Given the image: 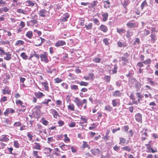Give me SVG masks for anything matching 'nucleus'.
<instances>
[{"mask_svg": "<svg viewBox=\"0 0 158 158\" xmlns=\"http://www.w3.org/2000/svg\"><path fill=\"white\" fill-rule=\"evenodd\" d=\"M122 149L123 150H125L128 152H130L131 150V148L128 146L123 147L122 148Z\"/></svg>", "mask_w": 158, "mask_h": 158, "instance_id": "30", "label": "nucleus"}, {"mask_svg": "<svg viewBox=\"0 0 158 158\" xmlns=\"http://www.w3.org/2000/svg\"><path fill=\"white\" fill-rule=\"evenodd\" d=\"M20 56L24 60H26L27 58V56L24 52H23L20 54Z\"/></svg>", "mask_w": 158, "mask_h": 158, "instance_id": "23", "label": "nucleus"}, {"mask_svg": "<svg viewBox=\"0 0 158 158\" xmlns=\"http://www.w3.org/2000/svg\"><path fill=\"white\" fill-rule=\"evenodd\" d=\"M35 95L37 98H40L44 96V95L42 93L40 92H35Z\"/></svg>", "mask_w": 158, "mask_h": 158, "instance_id": "9", "label": "nucleus"}, {"mask_svg": "<svg viewBox=\"0 0 158 158\" xmlns=\"http://www.w3.org/2000/svg\"><path fill=\"white\" fill-rule=\"evenodd\" d=\"M136 94L137 96V98H141L142 97V96L141 94V93L139 92H137L136 93Z\"/></svg>", "mask_w": 158, "mask_h": 158, "instance_id": "61", "label": "nucleus"}, {"mask_svg": "<svg viewBox=\"0 0 158 158\" xmlns=\"http://www.w3.org/2000/svg\"><path fill=\"white\" fill-rule=\"evenodd\" d=\"M83 104H85V105L84 107V109H85L86 108L87 101L86 99H84L82 100Z\"/></svg>", "mask_w": 158, "mask_h": 158, "instance_id": "59", "label": "nucleus"}, {"mask_svg": "<svg viewBox=\"0 0 158 158\" xmlns=\"http://www.w3.org/2000/svg\"><path fill=\"white\" fill-rule=\"evenodd\" d=\"M140 43V41L139 39L138 38H136L133 43L132 45H136L137 44H139Z\"/></svg>", "mask_w": 158, "mask_h": 158, "instance_id": "17", "label": "nucleus"}, {"mask_svg": "<svg viewBox=\"0 0 158 158\" xmlns=\"http://www.w3.org/2000/svg\"><path fill=\"white\" fill-rule=\"evenodd\" d=\"M40 57L41 58V60L44 61L46 63H47L48 62V54L47 52H45L44 54H41L40 55Z\"/></svg>", "mask_w": 158, "mask_h": 158, "instance_id": "2", "label": "nucleus"}, {"mask_svg": "<svg viewBox=\"0 0 158 158\" xmlns=\"http://www.w3.org/2000/svg\"><path fill=\"white\" fill-rule=\"evenodd\" d=\"M24 42L23 41L21 40H17L15 43V45H23V44Z\"/></svg>", "mask_w": 158, "mask_h": 158, "instance_id": "28", "label": "nucleus"}, {"mask_svg": "<svg viewBox=\"0 0 158 158\" xmlns=\"http://www.w3.org/2000/svg\"><path fill=\"white\" fill-rule=\"evenodd\" d=\"M147 6V3L146 0H144L142 3L141 5V8L142 10H143L145 6Z\"/></svg>", "mask_w": 158, "mask_h": 158, "instance_id": "20", "label": "nucleus"}, {"mask_svg": "<svg viewBox=\"0 0 158 158\" xmlns=\"http://www.w3.org/2000/svg\"><path fill=\"white\" fill-rule=\"evenodd\" d=\"M14 145L15 148H19V145L18 142L16 141H15L14 142Z\"/></svg>", "mask_w": 158, "mask_h": 158, "instance_id": "43", "label": "nucleus"}, {"mask_svg": "<svg viewBox=\"0 0 158 158\" xmlns=\"http://www.w3.org/2000/svg\"><path fill=\"white\" fill-rule=\"evenodd\" d=\"M122 81L121 80H118L116 82V84L117 86H120L121 85Z\"/></svg>", "mask_w": 158, "mask_h": 158, "instance_id": "56", "label": "nucleus"}, {"mask_svg": "<svg viewBox=\"0 0 158 158\" xmlns=\"http://www.w3.org/2000/svg\"><path fill=\"white\" fill-rule=\"evenodd\" d=\"M141 86L140 83L139 82H137L135 84V86L136 88H139V86Z\"/></svg>", "mask_w": 158, "mask_h": 158, "instance_id": "64", "label": "nucleus"}, {"mask_svg": "<svg viewBox=\"0 0 158 158\" xmlns=\"http://www.w3.org/2000/svg\"><path fill=\"white\" fill-rule=\"evenodd\" d=\"M102 16L103 18L102 19L103 21L104 22L106 21L108 18V14L107 13H106L102 14Z\"/></svg>", "mask_w": 158, "mask_h": 158, "instance_id": "15", "label": "nucleus"}, {"mask_svg": "<svg viewBox=\"0 0 158 158\" xmlns=\"http://www.w3.org/2000/svg\"><path fill=\"white\" fill-rule=\"evenodd\" d=\"M93 21L94 23L96 24V25H99V20L96 18H94L93 19Z\"/></svg>", "mask_w": 158, "mask_h": 158, "instance_id": "32", "label": "nucleus"}, {"mask_svg": "<svg viewBox=\"0 0 158 158\" xmlns=\"http://www.w3.org/2000/svg\"><path fill=\"white\" fill-rule=\"evenodd\" d=\"M101 59L98 58H96L93 60V61L96 63H99L100 62Z\"/></svg>", "mask_w": 158, "mask_h": 158, "instance_id": "50", "label": "nucleus"}, {"mask_svg": "<svg viewBox=\"0 0 158 158\" xmlns=\"http://www.w3.org/2000/svg\"><path fill=\"white\" fill-rule=\"evenodd\" d=\"M51 100L50 99H48L46 101L43 102H42V103H43L44 104H45L47 106H48V102H51Z\"/></svg>", "mask_w": 158, "mask_h": 158, "instance_id": "52", "label": "nucleus"}, {"mask_svg": "<svg viewBox=\"0 0 158 158\" xmlns=\"http://www.w3.org/2000/svg\"><path fill=\"white\" fill-rule=\"evenodd\" d=\"M3 11L7 12L9 10V9L6 6H4L2 8Z\"/></svg>", "mask_w": 158, "mask_h": 158, "instance_id": "62", "label": "nucleus"}, {"mask_svg": "<svg viewBox=\"0 0 158 158\" xmlns=\"http://www.w3.org/2000/svg\"><path fill=\"white\" fill-rule=\"evenodd\" d=\"M21 123L19 122H15L14 124V126L15 127L20 126L21 125Z\"/></svg>", "mask_w": 158, "mask_h": 158, "instance_id": "45", "label": "nucleus"}, {"mask_svg": "<svg viewBox=\"0 0 158 158\" xmlns=\"http://www.w3.org/2000/svg\"><path fill=\"white\" fill-rule=\"evenodd\" d=\"M66 44V42L63 40H59L55 44V46L56 47H59L65 45Z\"/></svg>", "mask_w": 158, "mask_h": 158, "instance_id": "6", "label": "nucleus"}, {"mask_svg": "<svg viewBox=\"0 0 158 158\" xmlns=\"http://www.w3.org/2000/svg\"><path fill=\"white\" fill-rule=\"evenodd\" d=\"M71 89L73 90H76L78 89V86L77 85H73L71 86Z\"/></svg>", "mask_w": 158, "mask_h": 158, "instance_id": "46", "label": "nucleus"}, {"mask_svg": "<svg viewBox=\"0 0 158 158\" xmlns=\"http://www.w3.org/2000/svg\"><path fill=\"white\" fill-rule=\"evenodd\" d=\"M82 146L84 148L88 147L89 146V145L87 144V143L85 141L83 142V144H82Z\"/></svg>", "mask_w": 158, "mask_h": 158, "instance_id": "44", "label": "nucleus"}, {"mask_svg": "<svg viewBox=\"0 0 158 158\" xmlns=\"http://www.w3.org/2000/svg\"><path fill=\"white\" fill-rule=\"evenodd\" d=\"M90 152H91L92 154L94 156L100 155L101 152V151L99 148L92 149L90 150Z\"/></svg>", "mask_w": 158, "mask_h": 158, "instance_id": "3", "label": "nucleus"}, {"mask_svg": "<svg viewBox=\"0 0 158 158\" xmlns=\"http://www.w3.org/2000/svg\"><path fill=\"white\" fill-rule=\"evenodd\" d=\"M64 136L65 138L64 140V142L69 141H70V139L68 137H67V134H64Z\"/></svg>", "mask_w": 158, "mask_h": 158, "instance_id": "48", "label": "nucleus"}, {"mask_svg": "<svg viewBox=\"0 0 158 158\" xmlns=\"http://www.w3.org/2000/svg\"><path fill=\"white\" fill-rule=\"evenodd\" d=\"M132 35V33L130 31H127V37L128 38H130Z\"/></svg>", "mask_w": 158, "mask_h": 158, "instance_id": "39", "label": "nucleus"}, {"mask_svg": "<svg viewBox=\"0 0 158 158\" xmlns=\"http://www.w3.org/2000/svg\"><path fill=\"white\" fill-rule=\"evenodd\" d=\"M121 60L122 61H124L125 62L128 63V60L127 59V58L126 57L123 56L121 58Z\"/></svg>", "mask_w": 158, "mask_h": 158, "instance_id": "54", "label": "nucleus"}, {"mask_svg": "<svg viewBox=\"0 0 158 158\" xmlns=\"http://www.w3.org/2000/svg\"><path fill=\"white\" fill-rule=\"evenodd\" d=\"M43 84L45 90H48L49 89L47 85L48 83L47 82H43Z\"/></svg>", "mask_w": 158, "mask_h": 158, "instance_id": "27", "label": "nucleus"}, {"mask_svg": "<svg viewBox=\"0 0 158 158\" xmlns=\"http://www.w3.org/2000/svg\"><path fill=\"white\" fill-rule=\"evenodd\" d=\"M145 145L148 146L147 147V150L146 151V152H150L152 148L151 147V145L149 144H146Z\"/></svg>", "mask_w": 158, "mask_h": 158, "instance_id": "31", "label": "nucleus"}, {"mask_svg": "<svg viewBox=\"0 0 158 158\" xmlns=\"http://www.w3.org/2000/svg\"><path fill=\"white\" fill-rule=\"evenodd\" d=\"M32 32L31 31H29L26 34V36H27L29 38H31L32 36Z\"/></svg>", "mask_w": 158, "mask_h": 158, "instance_id": "26", "label": "nucleus"}, {"mask_svg": "<svg viewBox=\"0 0 158 158\" xmlns=\"http://www.w3.org/2000/svg\"><path fill=\"white\" fill-rule=\"evenodd\" d=\"M105 79L107 82H109L110 81V76H106L104 77Z\"/></svg>", "mask_w": 158, "mask_h": 158, "instance_id": "41", "label": "nucleus"}, {"mask_svg": "<svg viewBox=\"0 0 158 158\" xmlns=\"http://www.w3.org/2000/svg\"><path fill=\"white\" fill-rule=\"evenodd\" d=\"M135 118L136 121L142 123V115L139 113L135 114Z\"/></svg>", "mask_w": 158, "mask_h": 158, "instance_id": "5", "label": "nucleus"}, {"mask_svg": "<svg viewBox=\"0 0 158 158\" xmlns=\"http://www.w3.org/2000/svg\"><path fill=\"white\" fill-rule=\"evenodd\" d=\"M5 55L6 56V57H4V59L7 60H9L11 59V54L9 52H6Z\"/></svg>", "mask_w": 158, "mask_h": 158, "instance_id": "11", "label": "nucleus"}, {"mask_svg": "<svg viewBox=\"0 0 158 158\" xmlns=\"http://www.w3.org/2000/svg\"><path fill=\"white\" fill-rule=\"evenodd\" d=\"M54 81H55L56 83H59L62 81V80L59 78H57L54 79Z\"/></svg>", "mask_w": 158, "mask_h": 158, "instance_id": "53", "label": "nucleus"}, {"mask_svg": "<svg viewBox=\"0 0 158 158\" xmlns=\"http://www.w3.org/2000/svg\"><path fill=\"white\" fill-rule=\"evenodd\" d=\"M30 23H32V25L37 24L38 21L36 19L33 18L32 20H30Z\"/></svg>", "mask_w": 158, "mask_h": 158, "instance_id": "21", "label": "nucleus"}, {"mask_svg": "<svg viewBox=\"0 0 158 158\" xmlns=\"http://www.w3.org/2000/svg\"><path fill=\"white\" fill-rule=\"evenodd\" d=\"M156 36V35L155 34L152 33L150 35L151 38V40L153 41H155L156 40V39H155Z\"/></svg>", "mask_w": 158, "mask_h": 158, "instance_id": "36", "label": "nucleus"}, {"mask_svg": "<svg viewBox=\"0 0 158 158\" xmlns=\"http://www.w3.org/2000/svg\"><path fill=\"white\" fill-rule=\"evenodd\" d=\"M74 102L78 107H82L83 105V101H81L77 97L75 98L74 99Z\"/></svg>", "mask_w": 158, "mask_h": 158, "instance_id": "4", "label": "nucleus"}, {"mask_svg": "<svg viewBox=\"0 0 158 158\" xmlns=\"http://www.w3.org/2000/svg\"><path fill=\"white\" fill-rule=\"evenodd\" d=\"M26 2L28 4V5L29 6H33L35 5L33 2L29 0L26 1Z\"/></svg>", "mask_w": 158, "mask_h": 158, "instance_id": "34", "label": "nucleus"}, {"mask_svg": "<svg viewBox=\"0 0 158 158\" xmlns=\"http://www.w3.org/2000/svg\"><path fill=\"white\" fill-rule=\"evenodd\" d=\"M105 109V110L109 112H110L112 110V107L109 105L106 106Z\"/></svg>", "mask_w": 158, "mask_h": 158, "instance_id": "24", "label": "nucleus"}, {"mask_svg": "<svg viewBox=\"0 0 158 158\" xmlns=\"http://www.w3.org/2000/svg\"><path fill=\"white\" fill-rule=\"evenodd\" d=\"M117 32L119 33V34H121V33H123L124 31H125V30L123 28L121 29H118L117 28Z\"/></svg>", "mask_w": 158, "mask_h": 158, "instance_id": "35", "label": "nucleus"}, {"mask_svg": "<svg viewBox=\"0 0 158 158\" xmlns=\"http://www.w3.org/2000/svg\"><path fill=\"white\" fill-rule=\"evenodd\" d=\"M151 60L150 59H148L144 61L143 63L146 64H148L151 63Z\"/></svg>", "mask_w": 158, "mask_h": 158, "instance_id": "60", "label": "nucleus"}, {"mask_svg": "<svg viewBox=\"0 0 158 158\" xmlns=\"http://www.w3.org/2000/svg\"><path fill=\"white\" fill-rule=\"evenodd\" d=\"M128 4L126 2H124L122 4V5L124 8L127 9V6L128 5Z\"/></svg>", "mask_w": 158, "mask_h": 158, "instance_id": "57", "label": "nucleus"}, {"mask_svg": "<svg viewBox=\"0 0 158 158\" xmlns=\"http://www.w3.org/2000/svg\"><path fill=\"white\" fill-rule=\"evenodd\" d=\"M85 26L87 30L91 29L92 27V23H90L88 25H85Z\"/></svg>", "mask_w": 158, "mask_h": 158, "instance_id": "22", "label": "nucleus"}, {"mask_svg": "<svg viewBox=\"0 0 158 158\" xmlns=\"http://www.w3.org/2000/svg\"><path fill=\"white\" fill-rule=\"evenodd\" d=\"M76 123L74 122H71L69 124V126L70 127H74L75 126Z\"/></svg>", "mask_w": 158, "mask_h": 158, "instance_id": "49", "label": "nucleus"}, {"mask_svg": "<svg viewBox=\"0 0 158 158\" xmlns=\"http://www.w3.org/2000/svg\"><path fill=\"white\" fill-rule=\"evenodd\" d=\"M98 3V2L97 1H94L93 2V3H92L91 4V5L92 7H94V6H95L97 5V3Z\"/></svg>", "mask_w": 158, "mask_h": 158, "instance_id": "58", "label": "nucleus"}, {"mask_svg": "<svg viewBox=\"0 0 158 158\" xmlns=\"http://www.w3.org/2000/svg\"><path fill=\"white\" fill-rule=\"evenodd\" d=\"M8 110V113H13L15 112L14 110L12 108H7V109Z\"/></svg>", "mask_w": 158, "mask_h": 158, "instance_id": "47", "label": "nucleus"}, {"mask_svg": "<svg viewBox=\"0 0 158 158\" xmlns=\"http://www.w3.org/2000/svg\"><path fill=\"white\" fill-rule=\"evenodd\" d=\"M117 45L119 47H125L127 45V44L125 42H121L120 41H118L117 42Z\"/></svg>", "mask_w": 158, "mask_h": 158, "instance_id": "8", "label": "nucleus"}, {"mask_svg": "<svg viewBox=\"0 0 158 158\" xmlns=\"http://www.w3.org/2000/svg\"><path fill=\"white\" fill-rule=\"evenodd\" d=\"M113 95L115 97H120L121 96V93L120 91L118 90H116L113 93Z\"/></svg>", "mask_w": 158, "mask_h": 158, "instance_id": "14", "label": "nucleus"}, {"mask_svg": "<svg viewBox=\"0 0 158 158\" xmlns=\"http://www.w3.org/2000/svg\"><path fill=\"white\" fill-rule=\"evenodd\" d=\"M52 110L54 118H56V116L58 115V113L55 110Z\"/></svg>", "mask_w": 158, "mask_h": 158, "instance_id": "19", "label": "nucleus"}, {"mask_svg": "<svg viewBox=\"0 0 158 158\" xmlns=\"http://www.w3.org/2000/svg\"><path fill=\"white\" fill-rule=\"evenodd\" d=\"M46 12V11L45 10H42L40 11L39 15L41 17H44L45 16V14Z\"/></svg>", "mask_w": 158, "mask_h": 158, "instance_id": "13", "label": "nucleus"}, {"mask_svg": "<svg viewBox=\"0 0 158 158\" xmlns=\"http://www.w3.org/2000/svg\"><path fill=\"white\" fill-rule=\"evenodd\" d=\"M27 137L29 138L30 140L32 139L33 136L30 133H28L27 135Z\"/></svg>", "mask_w": 158, "mask_h": 158, "instance_id": "63", "label": "nucleus"}, {"mask_svg": "<svg viewBox=\"0 0 158 158\" xmlns=\"http://www.w3.org/2000/svg\"><path fill=\"white\" fill-rule=\"evenodd\" d=\"M36 144V145L33 148L36 149H38L39 150H40V144L37 143H34Z\"/></svg>", "mask_w": 158, "mask_h": 158, "instance_id": "18", "label": "nucleus"}, {"mask_svg": "<svg viewBox=\"0 0 158 158\" xmlns=\"http://www.w3.org/2000/svg\"><path fill=\"white\" fill-rule=\"evenodd\" d=\"M9 139L6 137V135H2L0 139V141H1L6 142L9 141Z\"/></svg>", "mask_w": 158, "mask_h": 158, "instance_id": "12", "label": "nucleus"}, {"mask_svg": "<svg viewBox=\"0 0 158 158\" xmlns=\"http://www.w3.org/2000/svg\"><path fill=\"white\" fill-rule=\"evenodd\" d=\"M45 41V39L41 37H38L35 42H34L35 46H40L42 43Z\"/></svg>", "mask_w": 158, "mask_h": 158, "instance_id": "1", "label": "nucleus"}, {"mask_svg": "<svg viewBox=\"0 0 158 158\" xmlns=\"http://www.w3.org/2000/svg\"><path fill=\"white\" fill-rule=\"evenodd\" d=\"M120 142L119 143L121 144L122 143H125L126 142V139L120 137Z\"/></svg>", "mask_w": 158, "mask_h": 158, "instance_id": "29", "label": "nucleus"}, {"mask_svg": "<svg viewBox=\"0 0 158 158\" xmlns=\"http://www.w3.org/2000/svg\"><path fill=\"white\" fill-rule=\"evenodd\" d=\"M0 51L1 52L0 53L1 55L2 56L5 55V54L6 53L5 52L3 49L1 47H0Z\"/></svg>", "mask_w": 158, "mask_h": 158, "instance_id": "40", "label": "nucleus"}, {"mask_svg": "<svg viewBox=\"0 0 158 158\" xmlns=\"http://www.w3.org/2000/svg\"><path fill=\"white\" fill-rule=\"evenodd\" d=\"M32 55L33 56H35L36 58L37 59H39L40 57V56L39 54H37L35 51H34V52L33 54H32Z\"/></svg>", "mask_w": 158, "mask_h": 158, "instance_id": "38", "label": "nucleus"}, {"mask_svg": "<svg viewBox=\"0 0 158 158\" xmlns=\"http://www.w3.org/2000/svg\"><path fill=\"white\" fill-rule=\"evenodd\" d=\"M68 109H70L72 111H74V105L73 104L69 105L68 106Z\"/></svg>", "mask_w": 158, "mask_h": 158, "instance_id": "37", "label": "nucleus"}, {"mask_svg": "<svg viewBox=\"0 0 158 158\" xmlns=\"http://www.w3.org/2000/svg\"><path fill=\"white\" fill-rule=\"evenodd\" d=\"M17 12L19 13H21L25 15H26L27 13V11L20 9H18L17 10Z\"/></svg>", "mask_w": 158, "mask_h": 158, "instance_id": "16", "label": "nucleus"}, {"mask_svg": "<svg viewBox=\"0 0 158 158\" xmlns=\"http://www.w3.org/2000/svg\"><path fill=\"white\" fill-rule=\"evenodd\" d=\"M69 14H67L65 15H64V16L62 17L61 19V22H64L67 20V19L69 18Z\"/></svg>", "mask_w": 158, "mask_h": 158, "instance_id": "10", "label": "nucleus"}, {"mask_svg": "<svg viewBox=\"0 0 158 158\" xmlns=\"http://www.w3.org/2000/svg\"><path fill=\"white\" fill-rule=\"evenodd\" d=\"M58 123L59 126H62L64 124V123L62 120H59L58 122Z\"/></svg>", "mask_w": 158, "mask_h": 158, "instance_id": "55", "label": "nucleus"}, {"mask_svg": "<svg viewBox=\"0 0 158 158\" xmlns=\"http://www.w3.org/2000/svg\"><path fill=\"white\" fill-rule=\"evenodd\" d=\"M47 72L48 73L50 74H52V73L53 70L50 68L48 67L46 69Z\"/></svg>", "mask_w": 158, "mask_h": 158, "instance_id": "51", "label": "nucleus"}, {"mask_svg": "<svg viewBox=\"0 0 158 158\" xmlns=\"http://www.w3.org/2000/svg\"><path fill=\"white\" fill-rule=\"evenodd\" d=\"M78 84H80L81 86H87L88 85V83L83 81H80V82L77 83Z\"/></svg>", "mask_w": 158, "mask_h": 158, "instance_id": "25", "label": "nucleus"}, {"mask_svg": "<svg viewBox=\"0 0 158 158\" xmlns=\"http://www.w3.org/2000/svg\"><path fill=\"white\" fill-rule=\"evenodd\" d=\"M99 29L104 32H106L108 30L107 27L105 25L102 24L99 27Z\"/></svg>", "mask_w": 158, "mask_h": 158, "instance_id": "7", "label": "nucleus"}, {"mask_svg": "<svg viewBox=\"0 0 158 158\" xmlns=\"http://www.w3.org/2000/svg\"><path fill=\"white\" fill-rule=\"evenodd\" d=\"M103 41L106 45H108L109 44V42L108 40L106 38H104L103 39Z\"/></svg>", "mask_w": 158, "mask_h": 158, "instance_id": "42", "label": "nucleus"}, {"mask_svg": "<svg viewBox=\"0 0 158 158\" xmlns=\"http://www.w3.org/2000/svg\"><path fill=\"white\" fill-rule=\"evenodd\" d=\"M135 25V23H128L127 24V25L130 27H134Z\"/></svg>", "mask_w": 158, "mask_h": 158, "instance_id": "33", "label": "nucleus"}]
</instances>
